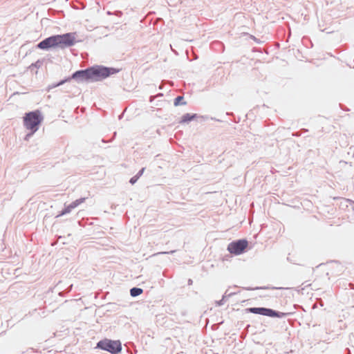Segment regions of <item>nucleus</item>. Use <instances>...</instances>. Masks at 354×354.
I'll use <instances>...</instances> for the list:
<instances>
[{
	"instance_id": "obj_9",
	"label": "nucleus",
	"mask_w": 354,
	"mask_h": 354,
	"mask_svg": "<svg viewBox=\"0 0 354 354\" xmlns=\"http://www.w3.org/2000/svg\"><path fill=\"white\" fill-rule=\"evenodd\" d=\"M143 290L140 288H133L130 290V294L132 297H137L142 293Z\"/></svg>"
},
{
	"instance_id": "obj_11",
	"label": "nucleus",
	"mask_w": 354,
	"mask_h": 354,
	"mask_svg": "<svg viewBox=\"0 0 354 354\" xmlns=\"http://www.w3.org/2000/svg\"><path fill=\"white\" fill-rule=\"evenodd\" d=\"M68 80H62L60 81L59 83L56 84H53L52 86H49V88H55L57 86H59L60 85H62L63 84H64L66 82H67Z\"/></svg>"
},
{
	"instance_id": "obj_3",
	"label": "nucleus",
	"mask_w": 354,
	"mask_h": 354,
	"mask_svg": "<svg viewBox=\"0 0 354 354\" xmlns=\"http://www.w3.org/2000/svg\"><path fill=\"white\" fill-rule=\"evenodd\" d=\"M44 116L39 110L26 113L24 117V125L26 129L35 133L38 131Z\"/></svg>"
},
{
	"instance_id": "obj_7",
	"label": "nucleus",
	"mask_w": 354,
	"mask_h": 354,
	"mask_svg": "<svg viewBox=\"0 0 354 354\" xmlns=\"http://www.w3.org/2000/svg\"><path fill=\"white\" fill-rule=\"evenodd\" d=\"M85 199V198H81L77 200H75L70 205L66 206L65 208L56 217H59L65 214H69L73 209H75L78 205L84 203Z\"/></svg>"
},
{
	"instance_id": "obj_13",
	"label": "nucleus",
	"mask_w": 354,
	"mask_h": 354,
	"mask_svg": "<svg viewBox=\"0 0 354 354\" xmlns=\"http://www.w3.org/2000/svg\"><path fill=\"white\" fill-rule=\"evenodd\" d=\"M145 168H142L136 176H138L139 178L143 174Z\"/></svg>"
},
{
	"instance_id": "obj_8",
	"label": "nucleus",
	"mask_w": 354,
	"mask_h": 354,
	"mask_svg": "<svg viewBox=\"0 0 354 354\" xmlns=\"http://www.w3.org/2000/svg\"><path fill=\"white\" fill-rule=\"evenodd\" d=\"M197 117L196 114H190V113H186L184 114L180 120V123H187L189 122L194 119H195Z\"/></svg>"
},
{
	"instance_id": "obj_14",
	"label": "nucleus",
	"mask_w": 354,
	"mask_h": 354,
	"mask_svg": "<svg viewBox=\"0 0 354 354\" xmlns=\"http://www.w3.org/2000/svg\"><path fill=\"white\" fill-rule=\"evenodd\" d=\"M34 133H32V131H30L29 133H28L26 137H25V140H28L29 139L30 137H31Z\"/></svg>"
},
{
	"instance_id": "obj_4",
	"label": "nucleus",
	"mask_w": 354,
	"mask_h": 354,
	"mask_svg": "<svg viewBox=\"0 0 354 354\" xmlns=\"http://www.w3.org/2000/svg\"><path fill=\"white\" fill-rule=\"evenodd\" d=\"M97 347L109 351L113 354H117L122 350L121 343L120 341H113L110 339L100 341L97 344Z\"/></svg>"
},
{
	"instance_id": "obj_10",
	"label": "nucleus",
	"mask_w": 354,
	"mask_h": 354,
	"mask_svg": "<svg viewBox=\"0 0 354 354\" xmlns=\"http://www.w3.org/2000/svg\"><path fill=\"white\" fill-rule=\"evenodd\" d=\"M183 97L182 96H178L174 100V105L175 106H178L180 104H185V102H181V101H183Z\"/></svg>"
},
{
	"instance_id": "obj_15",
	"label": "nucleus",
	"mask_w": 354,
	"mask_h": 354,
	"mask_svg": "<svg viewBox=\"0 0 354 354\" xmlns=\"http://www.w3.org/2000/svg\"><path fill=\"white\" fill-rule=\"evenodd\" d=\"M223 298L217 302L218 306H221L223 304Z\"/></svg>"
},
{
	"instance_id": "obj_2",
	"label": "nucleus",
	"mask_w": 354,
	"mask_h": 354,
	"mask_svg": "<svg viewBox=\"0 0 354 354\" xmlns=\"http://www.w3.org/2000/svg\"><path fill=\"white\" fill-rule=\"evenodd\" d=\"M75 42L76 33L69 32L49 37L39 42L37 46L40 49H48L55 47L64 48L73 46Z\"/></svg>"
},
{
	"instance_id": "obj_1",
	"label": "nucleus",
	"mask_w": 354,
	"mask_h": 354,
	"mask_svg": "<svg viewBox=\"0 0 354 354\" xmlns=\"http://www.w3.org/2000/svg\"><path fill=\"white\" fill-rule=\"evenodd\" d=\"M115 72L114 68L99 66L76 71L73 74L72 78L79 82H96L104 79Z\"/></svg>"
},
{
	"instance_id": "obj_12",
	"label": "nucleus",
	"mask_w": 354,
	"mask_h": 354,
	"mask_svg": "<svg viewBox=\"0 0 354 354\" xmlns=\"http://www.w3.org/2000/svg\"><path fill=\"white\" fill-rule=\"evenodd\" d=\"M138 176H134L133 177H132L129 182L131 184L133 185L134 183H136L137 182V180H138Z\"/></svg>"
},
{
	"instance_id": "obj_5",
	"label": "nucleus",
	"mask_w": 354,
	"mask_h": 354,
	"mask_svg": "<svg viewBox=\"0 0 354 354\" xmlns=\"http://www.w3.org/2000/svg\"><path fill=\"white\" fill-rule=\"evenodd\" d=\"M248 246L246 240H239L237 241L230 243L227 246V250L231 254L236 255L241 254Z\"/></svg>"
},
{
	"instance_id": "obj_6",
	"label": "nucleus",
	"mask_w": 354,
	"mask_h": 354,
	"mask_svg": "<svg viewBox=\"0 0 354 354\" xmlns=\"http://www.w3.org/2000/svg\"><path fill=\"white\" fill-rule=\"evenodd\" d=\"M248 311L254 314L262 315L268 317H281L284 314L283 313L277 312L270 308H250Z\"/></svg>"
}]
</instances>
